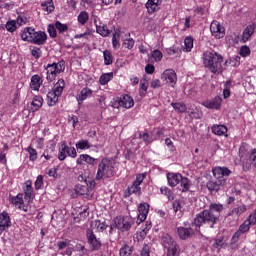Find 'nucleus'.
<instances>
[{
  "label": "nucleus",
  "mask_w": 256,
  "mask_h": 256,
  "mask_svg": "<svg viewBox=\"0 0 256 256\" xmlns=\"http://www.w3.org/2000/svg\"><path fill=\"white\" fill-rule=\"evenodd\" d=\"M216 181H209L207 183V189L209 191H219L221 186L225 184V177H229L231 175V170L227 167H215L212 171Z\"/></svg>",
  "instance_id": "nucleus-3"
},
{
  "label": "nucleus",
  "mask_w": 256,
  "mask_h": 256,
  "mask_svg": "<svg viewBox=\"0 0 256 256\" xmlns=\"http://www.w3.org/2000/svg\"><path fill=\"white\" fill-rule=\"evenodd\" d=\"M222 102L223 99H221V97H215L212 100H205L202 102V105L206 107V109H220Z\"/></svg>",
  "instance_id": "nucleus-17"
},
{
  "label": "nucleus",
  "mask_w": 256,
  "mask_h": 256,
  "mask_svg": "<svg viewBox=\"0 0 256 256\" xmlns=\"http://www.w3.org/2000/svg\"><path fill=\"white\" fill-rule=\"evenodd\" d=\"M67 155L68 157L75 159V157H77V150H75V147H69L65 142H63L58 151L59 161H65V159H67Z\"/></svg>",
  "instance_id": "nucleus-8"
},
{
  "label": "nucleus",
  "mask_w": 256,
  "mask_h": 256,
  "mask_svg": "<svg viewBox=\"0 0 256 256\" xmlns=\"http://www.w3.org/2000/svg\"><path fill=\"white\" fill-rule=\"evenodd\" d=\"M251 227V224H249V221H244L242 225H240L238 232H240L242 235L243 233H247Z\"/></svg>",
  "instance_id": "nucleus-59"
},
{
  "label": "nucleus",
  "mask_w": 256,
  "mask_h": 256,
  "mask_svg": "<svg viewBox=\"0 0 256 256\" xmlns=\"http://www.w3.org/2000/svg\"><path fill=\"white\" fill-rule=\"evenodd\" d=\"M249 222V225H255L256 223V212H252L249 218L246 220Z\"/></svg>",
  "instance_id": "nucleus-64"
},
{
  "label": "nucleus",
  "mask_w": 256,
  "mask_h": 256,
  "mask_svg": "<svg viewBox=\"0 0 256 256\" xmlns=\"http://www.w3.org/2000/svg\"><path fill=\"white\" fill-rule=\"evenodd\" d=\"M63 89H65V80L59 79L57 84H54L52 91L61 97L63 95Z\"/></svg>",
  "instance_id": "nucleus-31"
},
{
  "label": "nucleus",
  "mask_w": 256,
  "mask_h": 256,
  "mask_svg": "<svg viewBox=\"0 0 256 256\" xmlns=\"http://www.w3.org/2000/svg\"><path fill=\"white\" fill-rule=\"evenodd\" d=\"M159 7H161V0H148L146 3L147 12L150 15L159 11Z\"/></svg>",
  "instance_id": "nucleus-21"
},
{
  "label": "nucleus",
  "mask_w": 256,
  "mask_h": 256,
  "mask_svg": "<svg viewBox=\"0 0 256 256\" xmlns=\"http://www.w3.org/2000/svg\"><path fill=\"white\" fill-rule=\"evenodd\" d=\"M191 49H193V37L188 36L184 40V47H182V50L185 53H191Z\"/></svg>",
  "instance_id": "nucleus-36"
},
{
  "label": "nucleus",
  "mask_w": 256,
  "mask_h": 256,
  "mask_svg": "<svg viewBox=\"0 0 256 256\" xmlns=\"http://www.w3.org/2000/svg\"><path fill=\"white\" fill-rule=\"evenodd\" d=\"M166 249H167L166 256H175L177 255V253H179V245L177 244V242H175L170 246H167Z\"/></svg>",
  "instance_id": "nucleus-40"
},
{
  "label": "nucleus",
  "mask_w": 256,
  "mask_h": 256,
  "mask_svg": "<svg viewBox=\"0 0 256 256\" xmlns=\"http://www.w3.org/2000/svg\"><path fill=\"white\" fill-rule=\"evenodd\" d=\"M253 33H255V24H250L244 29L241 35V42L247 43L253 37Z\"/></svg>",
  "instance_id": "nucleus-19"
},
{
  "label": "nucleus",
  "mask_w": 256,
  "mask_h": 256,
  "mask_svg": "<svg viewBox=\"0 0 256 256\" xmlns=\"http://www.w3.org/2000/svg\"><path fill=\"white\" fill-rule=\"evenodd\" d=\"M145 174H138L135 181L127 188L126 195H141V183L145 181Z\"/></svg>",
  "instance_id": "nucleus-7"
},
{
  "label": "nucleus",
  "mask_w": 256,
  "mask_h": 256,
  "mask_svg": "<svg viewBox=\"0 0 256 256\" xmlns=\"http://www.w3.org/2000/svg\"><path fill=\"white\" fill-rule=\"evenodd\" d=\"M86 237L88 239V244L90 245V249L92 251H99L101 249V240L95 236V233H93V230L88 229L86 232Z\"/></svg>",
  "instance_id": "nucleus-10"
},
{
  "label": "nucleus",
  "mask_w": 256,
  "mask_h": 256,
  "mask_svg": "<svg viewBox=\"0 0 256 256\" xmlns=\"http://www.w3.org/2000/svg\"><path fill=\"white\" fill-rule=\"evenodd\" d=\"M240 55L241 57H249L251 55V49L248 46H242L240 48Z\"/></svg>",
  "instance_id": "nucleus-63"
},
{
  "label": "nucleus",
  "mask_w": 256,
  "mask_h": 256,
  "mask_svg": "<svg viewBox=\"0 0 256 256\" xmlns=\"http://www.w3.org/2000/svg\"><path fill=\"white\" fill-rule=\"evenodd\" d=\"M212 133L218 136L225 135L227 133V127L225 125H213Z\"/></svg>",
  "instance_id": "nucleus-35"
},
{
  "label": "nucleus",
  "mask_w": 256,
  "mask_h": 256,
  "mask_svg": "<svg viewBox=\"0 0 256 256\" xmlns=\"http://www.w3.org/2000/svg\"><path fill=\"white\" fill-rule=\"evenodd\" d=\"M171 105H172L173 109H175V111H177V113H185V111H187V106L184 103L172 102Z\"/></svg>",
  "instance_id": "nucleus-43"
},
{
  "label": "nucleus",
  "mask_w": 256,
  "mask_h": 256,
  "mask_svg": "<svg viewBox=\"0 0 256 256\" xmlns=\"http://www.w3.org/2000/svg\"><path fill=\"white\" fill-rule=\"evenodd\" d=\"M91 187H93L91 184L83 182V184H76L74 191L77 193V195H87Z\"/></svg>",
  "instance_id": "nucleus-24"
},
{
  "label": "nucleus",
  "mask_w": 256,
  "mask_h": 256,
  "mask_svg": "<svg viewBox=\"0 0 256 256\" xmlns=\"http://www.w3.org/2000/svg\"><path fill=\"white\" fill-rule=\"evenodd\" d=\"M117 173V162L112 159L103 158L98 164L96 173V181H105V179H111L115 177Z\"/></svg>",
  "instance_id": "nucleus-1"
},
{
  "label": "nucleus",
  "mask_w": 256,
  "mask_h": 256,
  "mask_svg": "<svg viewBox=\"0 0 256 256\" xmlns=\"http://www.w3.org/2000/svg\"><path fill=\"white\" fill-rule=\"evenodd\" d=\"M92 147L93 145H91V143H89V141L85 139L79 140L76 143V149H80L82 151H85L86 149H91Z\"/></svg>",
  "instance_id": "nucleus-39"
},
{
  "label": "nucleus",
  "mask_w": 256,
  "mask_h": 256,
  "mask_svg": "<svg viewBox=\"0 0 256 256\" xmlns=\"http://www.w3.org/2000/svg\"><path fill=\"white\" fill-rule=\"evenodd\" d=\"M247 211V206L240 205L233 209L232 213H235V215H243Z\"/></svg>",
  "instance_id": "nucleus-60"
},
{
  "label": "nucleus",
  "mask_w": 256,
  "mask_h": 256,
  "mask_svg": "<svg viewBox=\"0 0 256 256\" xmlns=\"http://www.w3.org/2000/svg\"><path fill=\"white\" fill-rule=\"evenodd\" d=\"M240 157L243 159V157H246V155H249V145L247 143H242L239 149Z\"/></svg>",
  "instance_id": "nucleus-49"
},
{
  "label": "nucleus",
  "mask_w": 256,
  "mask_h": 256,
  "mask_svg": "<svg viewBox=\"0 0 256 256\" xmlns=\"http://www.w3.org/2000/svg\"><path fill=\"white\" fill-rule=\"evenodd\" d=\"M210 31L216 39H223L225 37V27L217 20L212 21L210 24Z\"/></svg>",
  "instance_id": "nucleus-9"
},
{
  "label": "nucleus",
  "mask_w": 256,
  "mask_h": 256,
  "mask_svg": "<svg viewBox=\"0 0 256 256\" xmlns=\"http://www.w3.org/2000/svg\"><path fill=\"white\" fill-rule=\"evenodd\" d=\"M6 29L10 33H14L17 30V22L15 20L8 21L6 23Z\"/></svg>",
  "instance_id": "nucleus-53"
},
{
  "label": "nucleus",
  "mask_w": 256,
  "mask_h": 256,
  "mask_svg": "<svg viewBox=\"0 0 256 256\" xmlns=\"http://www.w3.org/2000/svg\"><path fill=\"white\" fill-rule=\"evenodd\" d=\"M77 179L80 184L88 183V184H90V187H95V181L91 180L87 176V172H85V174L84 173L80 174Z\"/></svg>",
  "instance_id": "nucleus-38"
},
{
  "label": "nucleus",
  "mask_w": 256,
  "mask_h": 256,
  "mask_svg": "<svg viewBox=\"0 0 256 256\" xmlns=\"http://www.w3.org/2000/svg\"><path fill=\"white\" fill-rule=\"evenodd\" d=\"M175 240H173V238L167 234V233H163L161 235V245H163V247H165V249L167 247H171V245L175 244Z\"/></svg>",
  "instance_id": "nucleus-30"
},
{
  "label": "nucleus",
  "mask_w": 256,
  "mask_h": 256,
  "mask_svg": "<svg viewBox=\"0 0 256 256\" xmlns=\"http://www.w3.org/2000/svg\"><path fill=\"white\" fill-rule=\"evenodd\" d=\"M94 25L96 27V33L101 35V37H109L111 35V30L99 20V17L94 18Z\"/></svg>",
  "instance_id": "nucleus-12"
},
{
  "label": "nucleus",
  "mask_w": 256,
  "mask_h": 256,
  "mask_svg": "<svg viewBox=\"0 0 256 256\" xmlns=\"http://www.w3.org/2000/svg\"><path fill=\"white\" fill-rule=\"evenodd\" d=\"M93 97V91L89 87H84L81 91L76 95V101H78V105H82L86 99Z\"/></svg>",
  "instance_id": "nucleus-14"
},
{
  "label": "nucleus",
  "mask_w": 256,
  "mask_h": 256,
  "mask_svg": "<svg viewBox=\"0 0 256 256\" xmlns=\"http://www.w3.org/2000/svg\"><path fill=\"white\" fill-rule=\"evenodd\" d=\"M180 185L182 187V191L185 193L189 189V187H191V182L187 177L182 176V179L180 180Z\"/></svg>",
  "instance_id": "nucleus-50"
},
{
  "label": "nucleus",
  "mask_w": 256,
  "mask_h": 256,
  "mask_svg": "<svg viewBox=\"0 0 256 256\" xmlns=\"http://www.w3.org/2000/svg\"><path fill=\"white\" fill-rule=\"evenodd\" d=\"M0 225L8 228L11 227V218L9 217V213L3 211L0 214Z\"/></svg>",
  "instance_id": "nucleus-33"
},
{
  "label": "nucleus",
  "mask_w": 256,
  "mask_h": 256,
  "mask_svg": "<svg viewBox=\"0 0 256 256\" xmlns=\"http://www.w3.org/2000/svg\"><path fill=\"white\" fill-rule=\"evenodd\" d=\"M104 57V65H113V55L111 54V51L105 50L103 52Z\"/></svg>",
  "instance_id": "nucleus-46"
},
{
  "label": "nucleus",
  "mask_w": 256,
  "mask_h": 256,
  "mask_svg": "<svg viewBox=\"0 0 256 256\" xmlns=\"http://www.w3.org/2000/svg\"><path fill=\"white\" fill-rule=\"evenodd\" d=\"M111 79H113V73L110 72V73H105V74H102L100 76V85H107V83H109V81H111Z\"/></svg>",
  "instance_id": "nucleus-45"
},
{
  "label": "nucleus",
  "mask_w": 256,
  "mask_h": 256,
  "mask_svg": "<svg viewBox=\"0 0 256 256\" xmlns=\"http://www.w3.org/2000/svg\"><path fill=\"white\" fill-rule=\"evenodd\" d=\"M203 64L211 73L219 75L223 72V56L217 54V52H204Z\"/></svg>",
  "instance_id": "nucleus-2"
},
{
  "label": "nucleus",
  "mask_w": 256,
  "mask_h": 256,
  "mask_svg": "<svg viewBox=\"0 0 256 256\" xmlns=\"http://www.w3.org/2000/svg\"><path fill=\"white\" fill-rule=\"evenodd\" d=\"M218 221L219 215L213 214V212L206 209L196 215L192 225L197 227V229H199V227H201L203 224L209 225V227H213L215 224H217Z\"/></svg>",
  "instance_id": "nucleus-4"
},
{
  "label": "nucleus",
  "mask_w": 256,
  "mask_h": 256,
  "mask_svg": "<svg viewBox=\"0 0 256 256\" xmlns=\"http://www.w3.org/2000/svg\"><path fill=\"white\" fill-rule=\"evenodd\" d=\"M31 55L35 59H40L41 55H43V52L41 51V48L34 46L31 49Z\"/></svg>",
  "instance_id": "nucleus-56"
},
{
  "label": "nucleus",
  "mask_w": 256,
  "mask_h": 256,
  "mask_svg": "<svg viewBox=\"0 0 256 256\" xmlns=\"http://www.w3.org/2000/svg\"><path fill=\"white\" fill-rule=\"evenodd\" d=\"M27 151L29 153V159L30 161H37V150L33 148V146H29L27 148Z\"/></svg>",
  "instance_id": "nucleus-55"
},
{
  "label": "nucleus",
  "mask_w": 256,
  "mask_h": 256,
  "mask_svg": "<svg viewBox=\"0 0 256 256\" xmlns=\"http://www.w3.org/2000/svg\"><path fill=\"white\" fill-rule=\"evenodd\" d=\"M11 203L12 205H14V207H18V209H22V211H25V213H27V206H21L23 205V203H25V200L23 199V194L20 193L17 196L12 197Z\"/></svg>",
  "instance_id": "nucleus-22"
},
{
  "label": "nucleus",
  "mask_w": 256,
  "mask_h": 256,
  "mask_svg": "<svg viewBox=\"0 0 256 256\" xmlns=\"http://www.w3.org/2000/svg\"><path fill=\"white\" fill-rule=\"evenodd\" d=\"M182 176L179 173H168L167 181L170 187H177L181 183Z\"/></svg>",
  "instance_id": "nucleus-20"
},
{
  "label": "nucleus",
  "mask_w": 256,
  "mask_h": 256,
  "mask_svg": "<svg viewBox=\"0 0 256 256\" xmlns=\"http://www.w3.org/2000/svg\"><path fill=\"white\" fill-rule=\"evenodd\" d=\"M121 39V34L115 32L112 36V47L113 49H119L121 47V43L119 42Z\"/></svg>",
  "instance_id": "nucleus-44"
},
{
  "label": "nucleus",
  "mask_w": 256,
  "mask_h": 256,
  "mask_svg": "<svg viewBox=\"0 0 256 256\" xmlns=\"http://www.w3.org/2000/svg\"><path fill=\"white\" fill-rule=\"evenodd\" d=\"M15 6V4H13V2L9 1V2H1L0 1V9H6V11H10V9H13V7Z\"/></svg>",
  "instance_id": "nucleus-61"
},
{
  "label": "nucleus",
  "mask_w": 256,
  "mask_h": 256,
  "mask_svg": "<svg viewBox=\"0 0 256 256\" xmlns=\"http://www.w3.org/2000/svg\"><path fill=\"white\" fill-rule=\"evenodd\" d=\"M41 85H43V79H41V76L37 74L33 75L30 81V88L33 91H39V89H41Z\"/></svg>",
  "instance_id": "nucleus-25"
},
{
  "label": "nucleus",
  "mask_w": 256,
  "mask_h": 256,
  "mask_svg": "<svg viewBox=\"0 0 256 256\" xmlns=\"http://www.w3.org/2000/svg\"><path fill=\"white\" fill-rule=\"evenodd\" d=\"M131 253H133V251L127 245H125L124 247H122L120 249V256H129V255H131Z\"/></svg>",
  "instance_id": "nucleus-62"
},
{
  "label": "nucleus",
  "mask_w": 256,
  "mask_h": 256,
  "mask_svg": "<svg viewBox=\"0 0 256 256\" xmlns=\"http://www.w3.org/2000/svg\"><path fill=\"white\" fill-rule=\"evenodd\" d=\"M47 76L46 79L49 83L55 81L57 75L65 71V61H59L58 63L48 64L46 66Z\"/></svg>",
  "instance_id": "nucleus-5"
},
{
  "label": "nucleus",
  "mask_w": 256,
  "mask_h": 256,
  "mask_svg": "<svg viewBox=\"0 0 256 256\" xmlns=\"http://www.w3.org/2000/svg\"><path fill=\"white\" fill-rule=\"evenodd\" d=\"M123 47L125 49H133V47H135V40H133V38L125 39L123 42Z\"/></svg>",
  "instance_id": "nucleus-58"
},
{
  "label": "nucleus",
  "mask_w": 256,
  "mask_h": 256,
  "mask_svg": "<svg viewBox=\"0 0 256 256\" xmlns=\"http://www.w3.org/2000/svg\"><path fill=\"white\" fill-rule=\"evenodd\" d=\"M147 89H149V82H147V80H141L139 88L140 97H145V95H147Z\"/></svg>",
  "instance_id": "nucleus-42"
},
{
  "label": "nucleus",
  "mask_w": 256,
  "mask_h": 256,
  "mask_svg": "<svg viewBox=\"0 0 256 256\" xmlns=\"http://www.w3.org/2000/svg\"><path fill=\"white\" fill-rule=\"evenodd\" d=\"M60 97L61 96H59V94L55 93L53 90L48 92V94H47V104L49 105V107H53L54 105H56L57 101H59Z\"/></svg>",
  "instance_id": "nucleus-29"
},
{
  "label": "nucleus",
  "mask_w": 256,
  "mask_h": 256,
  "mask_svg": "<svg viewBox=\"0 0 256 256\" xmlns=\"http://www.w3.org/2000/svg\"><path fill=\"white\" fill-rule=\"evenodd\" d=\"M118 105L119 107H124V109H131V107H133V105H135V101L133 100V98L129 95H124L121 96L119 101H118Z\"/></svg>",
  "instance_id": "nucleus-18"
},
{
  "label": "nucleus",
  "mask_w": 256,
  "mask_h": 256,
  "mask_svg": "<svg viewBox=\"0 0 256 256\" xmlns=\"http://www.w3.org/2000/svg\"><path fill=\"white\" fill-rule=\"evenodd\" d=\"M29 23V18H27L24 14H21L16 19V24L19 25V27L23 25H27Z\"/></svg>",
  "instance_id": "nucleus-52"
},
{
  "label": "nucleus",
  "mask_w": 256,
  "mask_h": 256,
  "mask_svg": "<svg viewBox=\"0 0 256 256\" xmlns=\"http://www.w3.org/2000/svg\"><path fill=\"white\" fill-rule=\"evenodd\" d=\"M161 79L166 81L170 87H175L177 84V73H175L173 69H167L162 73Z\"/></svg>",
  "instance_id": "nucleus-11"
},
{
  "label": "nucleus",
  "mask_w": 256,
  "mask_h": 256,
  "mask_svg": "<svg viewBox=\"0 0 256 256\" xmlns=\"http://www.w3.org/2000/svg\"><path fill=\"white\" fill-rule=\"evenodd\" d=\"M35 35V30L33 27H27L23 30L21 34V39L23 41H28V43H33V37Z\"/></svg>",
  "instance_id": "nucleus-23"
},
{
  "label": "nucleus",
  "mask_w": 256,
  "mask_h": 256,
  "mask_svg": "<svg viewBox=\"0 0 256 256\" xmlns=\"http://www.w3.org/2000/svg\"><path fill=\"white\" fill-rule=\"evenodd\" d=\"M160 192L162 195H166L168 197L169 201L173 199V192H171V189H169L167 186H163L160 188Z\"/></svg>",
  "instance_id": "nucleus-54"
},
{
  "label": "nucleus",
  "mask_w": 256,
  "mask_h": 256,
  "mask_svg": "<svg viewBox=\"0 0 256 256\" xmlns=\"http://www.w3.org/2000/svg\"><path fill=\"white\" fill-rule=\"evenodd\" d=\"M208 210L214 215L219 216L221 211H223V204L210 203Z\"/></svg>",
  "instance_id": "nucleus-37"
},
{
  "label": "nucleus",
  "mask_w": 256,
  "mask_h": 256,
  "mask_svg": "<svg viewBox=\"0 0 256 256\" xmlns=\"http://www.w3.org/2000/svg\"><path fill=\"white\" fill-rule=\"evenodd\" d=\"M47 42V33L44 31H35L32 38V43L34 45H45Z\"/></svg>",
  "instance_id": "nucleus-16"
},
{
  "label": "nucleus",
  "mask_w": 256,
  "mask_h": 256,
  "mask_svg": "<svg viewBox=\"0 0 256 256\" xmlns=\"http://www.w3.org/2000/svg\"><path fill=\"white\" fill-rule=\"evenodd\" d=\"M55 27H56V30L59 32V33H65L66 31L69 30V26L67 24H63L59 21H57L55 23Z\"/></svg>",
  "instance_id": "nucleus-51"
},
{
  "label": "nucleus",
  "mask_w": 256,
  "mask_h": 256,
  "mask_svg": "<svg viewBox=\"0 0 256 256\" xmlns=\"http://www.w3.org/2000/svg\"><path fill=\"white\" fill-rule=\"evenodd\" d=\"M43 185V175H38L34 183L36 191H39V189H43Z\"/></svg>",
  "instance_id": "nucleus-57"
},
{
  "label": "nucleus",
  "mask_w": 256,
  "mask_h": 256,
  "mask_svg": "<svg viewBox=\"0 0 256 256\" xmlns=\"http://www.w3.org/2000/svg\"><path fill=\"white\" fill-rule=\"evenodd\" d=\"M95 161H97V159L91 157L89 154H82L77 158L76 163L77 165H83V163H88V165H95Z\"/></svg>",
  "instance_id": "nucleus-26"
},
{
  "label": "nucleus",
  "mask_w": 256,
  "mask_h": 256,
  "mask_svg": "<svg viewBox=\"0 0 256 256\" xmlns=\"http://www.w3.org/2000/svg\"><path fill=\"white\" fill-rule=\"evenodd\" d=\"M178 236L180 239L185 240L189 239L191 235L193 234V229L191 228H185V227H178L177 229Z\"/></svg>",
  "instance_id": "nucleus-28"
},
{
  "label": "nucleus",
  "mask_w": 256,
  "mask_h": 256,
  "mask_svg": "<svg viewBox=\"0 0 256 256\" xmlns=\"http://www.w3.org/2000/svg\"><path fill=\"white\" fill-rule=\"evenodd\" d=\"M138 212L139 214L137 224L141 225V223H143V221L147 219V215H149V205L147 204V202H142L139 204Z\"/></svg>",
  "instance_id": "nucleus-13"
},
{
  "label": "nucleus",
  "mask_w": 256,
  "mask_h": 256,
  "mask_svg": "<svg viewBox=\"0 0 256 256\" xmlns=\"http://www.w3.org/2000/svg\"><path fill=\"white\" fill-rule=\"evenodd\" d=\"M148 57L149 59H152L154 63H159L163 59V52H161L159 49H155Z\"/></svg>",
  "instance_id": "nucleus-34"
},
{
  "label": "nucleus",
  "mask_w": 256,
  "mask_h": 256,
  "mask_svg": "<svg viewBox=\"0 0 256 256\" xmlns=\"http://www.w3.org/2000/svg\"><path fill=\"white\" fill-rule=\"evenodd\" d=\"M23 191H24V199L27 203H31L33 201V182H31V180H27L24 184L23 187Z\"/></svg>",
  "instance_id": "nucleus-15"
},
{
  "label": "nucleus",
  "mask_w": 256,
  "mask_h": 256,
  "mask_svg": "<svg viewBox=\"0 0 256 256\" xmlns=\"http://www.w3.org/2000/svg\"><path fill=\"white\" fill-rule=\"evenodd\" d=\"M87 21H89V13L85 11L80 12L78 15V23H80V25H85Z\"/></svg>",
  "instance_id": "nucleus-48"
},
{
  "label": "nucleus",
  "mask_w": 256,
  "mask_h": 256,
  "mask_svg": "<svg viewBox=\"0 0 256 256\" xmlns=\"http://www.w3.org/2000/svg\"><path fill=\"white\" fill-rule=\"evenodd\" d=\"M43 107V97L34 96L32 99V111H39Z\"/></svg>",
  "instance_id": "nucleus-32"
},
{
  "label": "nucleus",
  "mask_w": 256,
  "mask_h": 256,
  "mask_svg": "<svg viewBox=\"0 0 256 256\" xmlns=\"http://www.w3.org/2000/svg\"><path fill=\"white\" fill-rule=\"evenodd\" d=\"M43 11L47 13H53L55 11V5H53V0H48L41 4Z\"/></svg>",
  "instance_id": "nucleus-41"
},
{
  "label": "nucleus",
  "mask_w": 256,
  "mask_h": 256,
  "mask_svg": "<svg viewBox=\"0 0 256 256\" xmlns=\"http://www.w3.org/2000/svg\"><path fill=\"white\" fill-rule=\"evenodd\" d=\"M87 217H89V211H87V208H84L79 212L78 216L75 217L74 219L76 223H79V221H84V219H87Z\"/></svg>",
  "instance_id": "nucleus-47"
},
{
  "label": "nucleus",
  "mask_w": 256,
  "mask_h": 256,
  "mask_svg": "<svg viewBox=\"0 0 256 256\" xmlns=\"http://www.w3.org/2000/svg\"><path fill=\"white\" fill-rule=\"evenodd\" d=\"M91 229L93 231H97L98 233H102V231H105V229H107V224L105 223V221L94 220L91 223Z\"/></svg>",
  "instance_id": "nucleus-27"
},
{
  "label": "nucleus",
  "mask_w": 256,
  "mask_h": 256,
  "mask_svg": "<svg viewBox=\"0 0 256 256\" xmlns=\"http://www.w3.org/2000/svg\"><path fill=\"white\" fill-rule=\"evenodd\" d=\"M114 225L119 231H129L133 226V218L129 216H118L114 219Z\"/></svg>",
  "instance_id": "nucleus-6"
}]
</instances>
